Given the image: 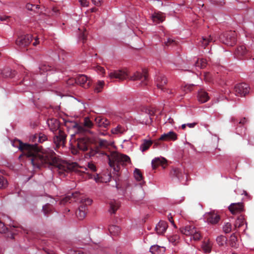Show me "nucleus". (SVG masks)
I'll return each mask as SVG.
<instances>
[{"instance_id":"1","label":"nucleus","mask_w":254,"mask_h":254,"mask_svg":"<svg viewBox=\"0 0 254 254\" xmlns=\"http://www.w3.org/2000/svg\"><path fill=\"white\" fill-rule=\"evenodd\" d=\"M19 148L28 158L34 168L41 166H55L60 175L71 171L74 165L61 160L55 152L50 148L43 149L37 144L23 143L19 141Z\"/></svg>"},{"instance_id":"2","label":"nucleus","mask_w":254,"mask_h":254,"mask_svg":"<svg viewBox=\"0 0 254 254\" xmlns=\"http://www.w3.org/2000/svg\"><path fill=\"white\" fill-rule=\"evenodd\" d=\"M78 197L80 199L81 204L79 206L76 214L79 220H82L86 216L87 206L92 203V201L91 199L89 198H82L80 197V194L78 192H75L71 194H67L61 200V203L64 204L67 202L71 203L73 201H76L78 200Z\"/></svg>"},{"instance_id":"3","label":"nucleus","mask_w":254,"mask_h":254,"mask_svg":"<svg viewBox=\"0 0 254 254\" xmlns=\"http://www.w3.org/2000/svg\"><path fill=\"white\" fill-rule=\"evenodd\" d=\"M106 155L108 159L109 165L115 172L120 171L121 165H126L130 162V158L128 156L117 151H112L109 154Z\"/></svg>"},{"instance_id":"4","label":"nucleus","mask_w":254,"mask_h":254,"mask_svg":"<svg viewBox=\"0 0 254 254\" xmlns=\"http://www.w3.org/2000/svg\"><path fill=\"white\" fill-rule=\"evenodd\" d=\"M180 230L182 234L186 236H190V239L192 238L194 241H198L201 238L199 231L193 226H186L181 228Z\"/></svg>"},{"instance_id":"5","label":"nucleus","mask_w":254,"mask_h":254,"mask_svg":"<svg viewBox=\"0 0 254 254\" xmlns=\"http://www.w3.org/2000/svg\"><path fill=\"white\" fill-rule=\"evenodd\" d=\"M236 33L235 31H230L226 33L221 38L222 42L229 46H233L236 43Z\"/></svg>"},{"instance_id":"6","label":"nucleus","mask_w":254,"mask_h":254,"mask_svg":"<svg viewBox=\"0 0 254 254\" xmlns=\"http://www.w3.org/2000/svg\"><path fill=\"white\" fill-rule=\"evenodd\" d=\"M108 77L111 79L116 78L119 80H123L128 77V72L127 69L112 70L109 73Z\"/></svg>"},{"instance_id":"7","label":"nucleus","mask_w":254,"mask_h":254,"mask_svg":"<svg viewBox=\"0 0 254 254\" xmlns=\"http://www.w3.org/2000/svg\"><path fill=\"white\" fill-rule=\"evenodd\" d=\"M130 79L132 80H140V85L144 86L147 84L148 75L146 71H143L142 72L136 71L134 72L132 76L130 77Z\"/></svg>"},{"instance_id":"8","label":"nucleus","mask_w":254,"mask_h":254,"mask_svg":"<svg viewBox=\"0 0 254 254\" xmlns=\"http://www.w3.org/2000/svg\"><path fill=\"white\" fill-rule=\"evenodd\" d=\"M155 83L157 88L163 92H168V89L165 87L167 83L166 77L162 74L156 75Z\"/></svg>"},{"instance_id":"9","label":"nucleus","mask_w":254,"mask_h":254,"mask_svg":"<svg viewBox=\"0 0 254 254\" xmlns=\"http://www.w3.org/2000/svg\"><path fill=\"white\" fill-rule=\"evenodd\" d=\"M204 219L208 224H215L219 222L220 217L213 211L206 213L204 215Z\"/></svg>"},{"instance_id":"10","label":"nucleus","mask_w":254,"mask_h":254,"mask_svg":"<svg viewBox=\"0 0 254 254\" xmlns=\"http://www.w3.org/2000/svg\"><path fill=\"white\" fill-rule=\"evenodd\" d=\"M249 86L246 83H240L235 86L234 90L236 95L243 96L249 92Z\"/></svg>"},{"instance_id":"11","label":"nucleus","mask_w":254,"mask_h":254,"mask_svg":"<svg viewBox=\"0 0 254 254\" xmlns=\"http://www.w3.org/2000/svg\"><path fill=\"white\" fill-rule=\"evenodd\" d=\"M32 40V36L30 34H26L19 37L16 40V45L21 47L28 46Z\"/></svg>"},{"instance_id":"12","label":"nucleus","mask_w":254,"mask_h":254,"mask_svg":"<svg viewBox=\"0 0 254 254\" xmlns=\"http://www.w3.org/2000/svg\"><path fill=\"white\" fill-rule=\"evenodd\" d=\"M66 137L65 133L61 129H59L58 133L54 137V142L57 146L64 145Z\"/></svg>"},{"instance_id":"13","label":"nucleus","mask_w":254,"mask_h":254,"mask_svg":"<svg viewBox=\"0 0 254 254\" xmlns=\"http://www.w3.org/2000/svg\"><path fill=\"white\" fill-rule=\"evenodd\" d=\"M77 146L80 150L85 151L88 149L90 144L89 139L87 137H82L77 139Z\"/></svg>"},{"instance_id":"14","label":"nucleus","mask_w":254,"mask_h":254,"mask_svg":"<svg viewBox=\"0 0 254 254\" xmlns=\"http://www.w3.org/2000/svg\"><path fill=\"white\" fill-rule=\"evenodd\" d=\"M93 126V123L90 121L89 118L86 117L85 118L84 120L83 125H78L76 123H75L73 126V127L77 128L78 131L79 132H83L85 131V129L84 128H90Z\"/></svg>"},{"instance_id":"15","label":"nucleus","mask_w":254,"mask_h":254,"mask_svg":"<svg viewBox=\"0 0 254 254\" xmlns=\"http://www.w3.org/2000/svg\"><path fill=\"white\" fill-rule=\"evenodd\" d=\"M229 210L233 214L240 213L244 211V205L242 202L233 203L229 206Z\"/></svg>"},{"instance_id":"16","label":"nucleus","mask_w":254,"mask_h":254,"mask_svg":"<svg viewBox=\"0 0 254 254\" xmlns=\"http://www.w3.org/2000/svg\"><path fill=\"white\" fill-rule=\"evenodd\" d=\"M75 82L84 88H88L90 86V80L84 74L78 75L75 79Z\"/></svg>"},{"instance_id":"17","label":"nucleus","mask_w":254,"mask_h":254,"mask_svg":"<svg viewBox=\"0 0 254 254\" xmlns=\"http://www.w3.org/2000/svg\"><path fill=\"white\" fill-rule=\"evenodd\" d=\"M168 228V224L166 221H160L155 227V230L159 235L164 234Z\"/></svg>"},{"instance_id":"18","label":"nucleus","mask_w":254,"mask_h":254,"mask_svg":"<svg viewBox=\"0 0 254 254\" xmlns=\"http://www.w3.org/2000/svg\"><path fill=\"white\" fill-rule=\"evenodd\" d=\"M177 134L174 131H170L161 135L159 140L164 141L175 140L177 139Z\"/></svg>"},{"instance_id":"19","label":"nucleus","mask_w":254,"mask_h":254,"mask_svg":"<svg viewBox=\"0 0 254 254\" xmlns=\"http://www.w3.org/2000/svg\"><path fill=\"white\" fill-rule=\"evenodd\" d=\"M166 163V160L163 157H156L152 160L151 164L153 169H155L157 166L164 165Z\"/></svg>"},{"instance_id":"20","label":"nucleus","mask_w":254,"mask_h":254,"mask_svg":"<svg viewBox=\"0 0 254 254\" xmlns=\"http://www.w3.org/2000/svg\"><path fill=\"white\" fill-rule=\"evenodd\" d=\"M51 66H49L47 64H41L39 67V71L41 75H43L44 77H46V75H48V72H50L52 69Z\"/></svg>"},{"instance_id":"21","label":"nucleus","mask_w":254,"mask_h":254,"mask_svg":"<svg viewBox=\"0 0 254 254\" xmlns=\"http://www.w3.org/2000/svg\"><path fill=\"white\" fill-rule=\"evenodd\" d=\"M197 99L199 102L203 103L209 100V97L206 92L203 90H200L198 92Z\"/></svg>"},{"instance_id":"22","label":"nucleus","mask_w":254,"mask_h":254,"mask_svg":"<svg viewBox=\"0 0 254 254\" xmlns=\"http://www.w3.org/2000/svg\"><path fill=\"white\" fill-rule=\"evenodd\" d=\"M96 124L100 127H107L110 125V121L103 118L97 117L95 119Z\"/></svg>"},{"instance_id":"23","label":"nucleus","mask_w":254,"mask_h":254,"mask_svg":"<svg viewBox=\"0 0 254 254\" xmlns=\"http://www.w3.org/2000/svg\"><path fill=\"white\" fill-rule=\"evenodd\" d=\"M48 124L51 131L54 132L59 129V123L56 119H51L48 121Z\"/></svg>"},{"instance_id":"24","label":"nucleus","mask_w":254,"mask_h":254,"mask_svg":"<svg viewBox=\"0 0 254 254\" xmlns=\"http://www.w3.org/2000/svg\"><path fill=\"white\" fill-rule=\"evenodd\" d=\"M215 41L214 38L209 35L208 37H203L199 43V45L204 48L211 42Z\"/></svg>"},{"instance_id":"25","label":"nucleus","mask_w":254,"mask_h":254,"mask_svg":"<svg viewBox=\"0 0 254 254\" xmlns=\"http://www.w3.org/2000/svg\"><path fill=\"white\" fill-rule=\"evenodd\" d=\"M151 17L153 21L157 23L163 22L165 18L164 14L160 12H154Z\"/></svg>"},{"instance_id":"26","label":"nucleus","mask_w":254,"mask_h":254,"mask_svg":"<svg viewBox=\"0 0 254 254\" xmlns=\"http://www.w3.org/2000/svg\"><path fill=\"white\" fill-rule=\"evenodd\" d=\"M172 173H173L180 181H183L185 175L184 170L180 168L173 169Z\"/></svg>"},{"instance_id":"27","label":"nucleus","mask_w":254,"mask_h":254,"mask_svg":"<svg viewBox=\"0 0 254 254\" xmlns=\"http://www.w3.org/2000/svg\"><path fill=\"white\" fill-rule=\"evenodd\" d=\"M164 252V248L158 245L152 246L150 248V252L152 254H162Z\"/></svg>"},{"instance_id":"28","label":"nucleus","mask_w":254,"mask_h":254,"mask_svg":"<svg viewBox=\"0 0 254 254\" xmlns=\"http://www.w3.org/2000/svg\"><path fill=\"white\" fill-rule=\"evenodd\" d=\"M212 245L211 242L209 240H207L206 241L203 242L201 248L205 253H209L211 251Z\"/></svg>"},{"instance_id":"29","label":"nucleus","mask_w":254,"mask_h":254,"mask_svg":"<svg viewBox=\"0 0 254 254\" xmlns=\"http://www.w3.org/2000/svg\"><path fill=\"white\" fill-rule=\"evenodd\" d=\"M111 176L109 174H104L101 176L97 175L96 177H95V180L96 182L107 183L109 182Z\"/></svg>"},{"instance_id":"30","label":"nucleus","mask_w":254,"mask_h":254,"mask_svg":"<svg viewBox=\"0 0 254 254\" xmlns=\"http://www.w3.org/2000/svg\"><path fill=\"white\" fill-rule=\"evenodd\" d=\"M127 130V128L125 127L118 125L116 127L113 128L111 130V132L113 134H122L126 132Z\"/></svg>"},{"instance_id":"31","label":"nucleus","mask_w":254,"mask_h":254,"mask_svg":"<svg viewBox=\"0 0 254 254\" xmlns=\"http://www.w3.org/2000/svg\"><path fill=\"white\" fill-rule=\"evenodd\" d=\"M1 73L4 77L12 78L14 75V71H12L9 68L6 67L1 70Z\"/></svg>"},{"instance_id":"32","label":"nucleus","mask_w":254,"mask_h":254,"mask_svg":"<svg viewBox=\"0 0 254 254\" xmlns=\"http://www.w3.org/2000/svg\"><path fill=\"white\" fill-rule=\"evenodd\" d=\"M246 48L244 45L240 46L237 48L235 52V55L237 58H239L246 53Z\"/></svg>"},{"instance_id":"33","label":"nucleus","mask_w":254,"mask_h":254,"mask_svg":"<svg viewBox=\"0 0 254 254\" xmlns=\"http://www.w3.org/2000/svg\"><path fill=\"white\" fill-rule=\"evenodd\" d=\"M119 207V203L115 200H111L110 202L109 212L111 213H114Z\"/></svg>"},{"instance_id":"34","label":"nucleus","mask_w":254,"mask_h":254,"mask_svg":"<svg viewBox=\"0 0 254 254\" xmlns=\"http://www.w3.org/2000/svg\"><path fill=\"white\" fill-rule=\"evenodd\" d=\"M152 144V141L150 140H144L140 146V149L142 152L147 150Z\"/></svg>"},{"instance_id":"35","label":"nucleus","mask_w":254,"mask_h":254,"mask_svg":"<svg viewBox=\"0 0 254 254\" xmlns=\"http://www.w3.org/2000/svg\"><path fill=\"white\" fill-rule=\"evenodd\" d=\"M113 142L109 141L105 139H100L99 140V145L102 148H107L108 147L113 145Z\"/></svg>"},{"instance_id":"36","label":"nucleus","mask_w":254,"mask_h":254,"mask_svg":"<svg viewBox=\"0 0 254 254\" xmlns=\"http://www.w3.org/2000/svg\"><path fill=\"white\" fill-rule=\"evenodd\" d=\"M120 228L116 225L110 226L109 228V232L113 236L118 235L120 232Z\"/></svg>"},{"instance_id":"37","label":"nucleus","mask_w":254,"mask_h":254,"mask_svg":"<svg viewBox=\"0 0 254 254\" xmlns=\"http://www.w3.org/2000/svg\"><path fill=\"white\" fill-rule=\"evenodd\" d=\"M38 139V141L40 143H42L45 140H47V137L46 135H45L44 134L40 133L39 134H36L35 135L32 140L34 141H36V140Z\"/></svg>"},{"instance_id":"38","label":"nucleus","mask_w":254,"mask_h":254,"mask_svg":"<svg viewBox=\"0 0 254 254\" xmlns=\"http://www.w3.org/2000/svg\"><path fill=\"white\" fill-rule=\"evenodd\" d=\"M105 83L103 80H99L97 83V84L95 87L94 91L96 92L99 93L102 91V88L104 86Z\"/></svg>"},{"instance_id":"39","label":"nucleus","mask_w":254,"mask_h":254,"mask_svg":"<svg viewBox=\"0 0 254 254\" xmlns=\"http://www.w3.org/2000/svg\"><path fill=\"white\" fill-rule=\"evenodd\" d=\"M226 237L222 235L218 236L216 238V242L219 246H224L226 243Z\"/></svg>"},{"instance_id":"40","label":"nucleus","mask_w":254,"mask_h":254,"mask_svg":"<svg viewBox=\"0 0 254 254\" xmlns=\"http://www.w3.org/2000/svg\"><path fill=\"white\" fill-rule=\"evenodd\" d=\"M245 223V219H244V218L243 217V216H239L237 220L236 221L235 223V227H241L242 226H243L244 225Z\"/></svg>"},{"instance_id":"41","label":"nucleus","mask_w":254,"mask_h":254,"mask_svg":"<svg viewBox=\"0 0 254 254\" xmlns=\"http://www.w3.org/2000/svg\"><path fill=\"white\" fill-rule=\"evenodd\" d=\"M52 206L49 203H47L43 206V210L45 216L47 215L52 211Z\"/></svg>"},{"instance_id":"42","label":"nucleus","mask_w":254,"mask_h":254,"mask_svg":"<svg viewBox=\"0 0 254 254\" xmlns=\"http://www.w3.org/2000/svg\"><path fill=\"white\" fill-rule=\"evenodd\" d=\"M229 241L230 245L232 247H237V238L234 234L231 235Z\"/></svg>"},{"instance_id":"43","label":"nucleus","mask_w":254,"mask_h":254,"mask_svg":"<svg viewBox=\"0 0 254 254\" xmlns=\"http://www.w3.org/2000/svg\"><path fill=\"white\" fill-rule=\"evenodd\" d=\"M146 113L148 114L149 116V119L146 120L144 122L146 124H149L152 122L151 116H153L154 112L152 110H151L149 109H146L145 110Z\"/></svg>"},{"instance_id":"44","label":"nucleus","mask_w":254,"mask_h":254,"mask_svg":"<svg viewBox=\"0 0 254 254\" xmlns=\"http://www.w3.org/2000/svg\"><path fill=\"white\" fill-rule=\"evenodd\" d=\"M133 174H134V176L135 179L137 181H140L142 180V174L139 169H135L134 171Z\"/></svg>"},{"instance_id":"45","label":"nucleus","mask_w":254,"mask_h":254,"mask_svg":"<svg viewBox=\"0 0 254 254\" xmlns=\"http://www.w3.org/2000/svg\"><path fill=\"white\" fill-rule=\"evenodd\" d=\"M223 230L224 233H229L232 230V225L229 222L225 223L223 226Z\"/></svg>"},{"instance_id":"46","label":"nucleus","mask_w":254,"mask_h":254,"mask_svg":"<svg viewBox=\"0 0 254 254\" xmlns=\"http://www.w3.org/2000/svg\"><path fill=\"white\" fill-rule=\"evenodd\" d=\"M7 186V180L3 176H0V189H5Z\"/></svg>"},{"instance_id":"47","label":"nucleus","mask_w":254,"mask_h":254,"mask_svg":"<svg viewBox=\"0 0 254 254\" xmlns=\"http://www.w3.org/2000/svg\"><path fill=\"white\" fill-rule=\"evenodd\" d=\"M206 60L204 59L198 60L195 64L196 66H199L200 68H204L206 66Z\"/></svg>"},{"instance_id":"48","label":"nucleus","mask_w":254,"mask_h":254,"mask_svg":"<svg viewBox=\"0 0 254 254\" xmlns=\"http://www.w3.org/2000/svg\"><path fill=\"white\" fill-rule=\"evenodd\" d=\"M8 229L5 227L4 223L0 221V233H5L7 231Z\"/></svg>"},{"instance_id":"49","label":"nucleus","mask_w":254,"mask_h":254,"mask_svg":"<svg viewBox=\"0 0 254 254\" xmlns=\"http://www.w3.org/2000/svg\"><path fill=\"white\" fill-rule=\"evenodd\" d=\"M87 167L89 168L90 170H91L92 172H96V167L95 165L92 162H88L87 164Z\"/></svg>"},{"instance_id":"50","label":"nucleus","mask_w":254,"mask_h":254,"mask_svg":"<svg viewBox=\"0 0 254 254\" xmlns=\"http://www.w3.org/2000/svg\"><path fill=\"white\" fill-rule=\"evenodd\" d=\"M95 70L99 73H104L105 69L103 67L100 65H97L95 67Z\"/></svg>"},{"instance_id":"51","label":"nucleus","mask_w":254,"mask_h":254,"mask_svg":"<svg viewBox=\"0 0 254 254\" xmlns=\"http://www.w3.org/2000/svg\"><path fill=\"white\" fill-rule=\"evenodd\" d=\"M78 1L82 6L87 7L88 6L89 2L87 0H78Z\"/></svg>"},{"instance_id":"52","label":"nucleus","mask_w":254,"mask_h":254,"mask_svg":"<svg viewBox=\"0 0 254 254\" xmlns=\"http://www.w3.org/2000/svg\"><path fill=\"white\" fill-rule=\"evenodd\" d=\"M36 6V8L37 7V5H33L31 3H27L26 5V8L29 10H32L33 9V7Z\"/></svg>"},{"instance_id":"53","label":"nucleus","mask_w":254,"mask_h":254,"mask_svg":"<svg viewBox=\"0 0 254 254\" xmlns=\"http://www.w3.org/2000/svg\"><path fill=\"white\" fill-rule=\"evenodd\" d=\"M92 2L96 6H100L101 4V1L102 0H91Z\"/></svg>"},{"instance_id":"54","label":"nucleus","mask_w":254,"mask_h":254,"mask_svg":"<svg viewBox=\"0 0 254 254\" xmlns=\"http://www.w3.org/2000/svg\"><path fill=\"white\" fill-rule=\"evenodd\" d=\"M9 18V16H0V20L1 21H6L7 19Z\"/></svg>"},{"instance_id":"55","label":"nucleus","mask_w":254,"mask_h":254,"mask_svg":"<svg viewBox=\"0 0 254 254\" xmlns=\"http://www.w3.org/2000/svg\"><path fill=\"white\" fill-rule=\"evenodd\" d=\"M196 125V123H188L187 124V126L189 127L190 128H193Z\"/></svg>"},{"instance_id":"56","label":"nucleus","mask_w":254,"mask_h":254,"mask_svg":"<svg viewBox=\"0 0 254 254\" xmlns=\"http://www.w3.org/2000/svg\"><path fill=\"white\" fill-rule=\"evenodd\" d=\"M174 42H175V41H174L173 40L171 39H168L167 40V41L165 43L167 46H169L170 44H171V43H173Z\"/></svg>"},{"instance_id":"57","label":"nucleus","mask_w":254,"mask_h":254,"mask_svg":"<svg viewBox=\"0 0 254 254\" xmlns=\"http://www.w3.org/2000/svg\"><path fill=\"white\" fill-rule=\"evenodd\" d=\"M168 219L170 221V222L173 225H174V221L173 220V217H172V216L171 215V214H169V215H168Z\"/></svg>"},{"instance_id":"58","label":"nucleus","mask_w":254,"mask_h":254,"mask_svg":"<svg viewBox=\"0 0 254 254\" xmlns=\"http://www.w3.org/2000/svg\"><path fill=\"white\" fill-rule=\"evenodd\" d=\"M39 43V39L36 38L35 39V42L33 43V46H36Z\"/></svg>"},{"instance_id":"59","label":"nucleus","mask_w":254,"mask_h":254,"mask_svg":"<svg viewBox=\"0 0 254 254\" xmlns=\"http://www.w3.org/2000/svg\"><path fill=\"white\" fill-rule=\"evenodd\" d=\"M246 122V119L245 118L242 119L239 123L240 124H244V123Z\"/></svg>"},{"instance_id":"60","label":"nucleus","mask_w":254,"mask_h":254,"mask_svg":"<svg viewBox=\"0 0 254 254\" xmlns=\"http://www.w3.org/2000/svg\"><path fill=\"white\" fill-rule=\"evenodd\" d=\"M168 122L169 123H170V124H172L173 123V122H174L173 119H172L171 118H169L168 119Z\"/></svg>"},{"instance_id":"61","label":"nucleus","mask_w":254,"mask_h":254,"mask_svg":"<svg viewBox=\"0 0 254 254\" xmlns=\"http://www.w3.org/2000/svg\"><path fill=\"white\" fill-rule=\"evenodd\" d=\"M75 254H87L86 253H85L82 251H79L78 252H76L75 253Z\"/></svg>"},{"instance_id":"62","label":"nucleus","mask_w":254,"mask_h":254,"mask_svg":"<svg viewBox=\"0 0 254 254\" xmlns=\"http://www.w3.org/2000/svg\"><path fill=\"white\" fill-rule=\"evenodd\" d=\"M187 126V124H183L182 125V129H184L186 128V127Z\"/></svg>"},{"instance_id":"63","label":"nucleus","mask_w":254,"mask_h":254,"mask_svg":"<svg viewBox=\"0 0 254 254\" xmlns=\"http://www.w3.org/2000/svg\"><path fill=\"white\" fill-rule=\"evenodd\" d=\"M94 155V153L93 152H90V156Z\"/></svg>"},{"instance_id":"64","label":"nucleus","mask_w":254,"mask_h":254,"mask_svg":"<svg viewBox=\"0 0 254 254\" xmlns=\"http://www.w3.org/2000/svg\"><path fill=\"white\" fill-rule=\"evenodd\" d=\"M81 38L83 40H84L85 39V35L84 34H83L81 36Z\"/></svg>"}]
</instances>
